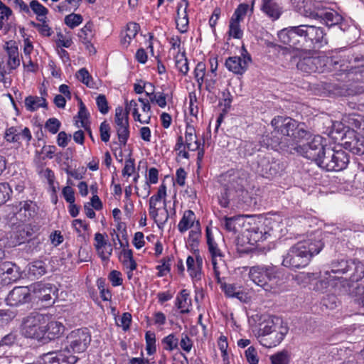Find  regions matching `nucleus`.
Instances as JSON below:
<instances>
[{
    "label": "nucleus",
    "mask_w": 364,
    "mask_h": 364,
    "mask_svg": "<svg viewBox=\"0 0 364 364\" xmlns=\"http://www.w3.org/2000/svg\"><path fill=\"white\" fill-rule=\"evenodd\" d=\"M76 77L87 87H94L92 77L86 68L80 69L76 73Z\"/></svg>",
    "instance_id": "46"
},
{
    "label": "nucleus",
    "mask_w": 364,
    "mask_h": 364,
    "mask_svg": "<svg viewBox=\"0 0 364 364\" xmlns=\"http://www.w3.org/2000/svg\"><path fill=\"white\" fill-rule=\"evenodd\" d=\"M37 230L38 228L32 224H27L19 227L18 231L16 232V242L18 244L24 243L26 241H28Z\"/></svg>",
    "instance_id": "28"
},
{
    "label": "nucleus",
    "mask_w": 364,
    "mask_h": 364,
    "mask_svg": "<svg viewBox=\"0 0 364 364\" xmlns=\"http://www.w3.org/2000/svg\"><path fill=\"white\" fill-rule=\"evenodd\" d=\"M348 272L346 274L352 282H357L364 277V264L358 259H350Z\"/></svg>",
    "instance_id": "25"
},
{
    "label": "nucleus",
    "mask_w": 364,
    "mask_h": 364,
    "mask_svg": "<svg viewBox=\"0 0 364 364\" xmlns=\"http://www.w3.org/2000/svg\"><path fill=\"white\" fill-rule=\"evenodd\" d=\"M5 139L9 142H17L20 139V132L16 127H9L6 130Z\"/></svg>",
    "instance_id": "57"
},
{
    "label": "nucleus",
    "mask_w": 364,
    "mask_h": 364,
    "mask_svg": "<svg viewBox=\"0 0 364 364\" xmlns=\"http://www.w3.org/2000/svg\"><path fill=\"white\" fill-rule=\"evenodd\" d=\"M312 137L309 131L306 129V125L304 123H297V127L295 128L294 132L291 133V138L289 142V146L287 147V151L290 153L291 146L296 144L305 143L304 141H308Z\"/></svg>",
    "instance_id": "19"
},
{
    "label": "nucleus",
    "mask_w": 364,
    "mask_h": 364,
    "mask_svg": "<svg viewBox=\"0 0 364 364\" xmlns=\"http://www.w3.org/2000/svg\"><path fill=\"white\" fill-rule=\"evenodd\" d=\"M274 323L276 325L274 337L276 338V342L280 343L288 333L289 328L280 317L274 316Z\"/></svg>",
    "instance_id": "35"
},
{
    "label": "nucleus",
    "mask_w": 364,
    "mask_h": 364,
    "mask_svg": "<svg viewBox=\"0 0 364 364\" xmlns=\"http://www.w3.org/2000/svg\"><path fill=\"white\" fill-rule=\"evenodd\" d=\"M139 29V25L136 23H129L127 26V30L125 31L126 37L128 38V41H131L132 39L135 38Z\"/></svg>",
    "instance_id": "61"
},
{
    "label": "nucleus",
    "mask_w": 364,
    "mask_h": 364,
    "mask_svg": "<svg viewBox=\"0 0 364 364\" xmlns=\"http://www.w3.org/2000/svg\"><path fill=\"white\" fill-rule=\"evenodd\" d=\"M80 109L77 114V117L80 119L81 127L85 129H87V119L90 116V113L88 112L85 104L80 101L79 103Z\"/></svg>",
    "instance_id": "50"
},
{
    "label": "nucleus",
    "mask_w": 364,
    "mask_h": 364,
    "mask_svg": "<svg viewBox=\"0 0 364 364\" xmlns=\"http://www.w3.org/2000/svg\"><path fill=\"white\" fill-rule=\"evenodd\" d=\"M245 269L249 270V277L255 284L266 291H276L279 281V272L276 267L259 264Z\"/></svg>",
    "instance_id": "4"
},
{
    "label": "nucleus",
    "mask_w": 364,
    "mask_h": 364,
    "mask_svg": "<svg viewBox=\"0 0 364 364\" xmlns=\"http://www.w3.org/2000/svg\"><path fill=\"white\" fill-rule=\"evenodd\" d=\"M162 198H159L156 195L152 196L149 203V213L150 217L156 223L159 228H162L168 219V213L166 208V199L164 200V210L159 212L157 207L158 203L161 201Z\"/></svg>",
    "instance_id": "13"
},
{
    "label": "nucleus",
    "mask_w": 364,
    "mask_h": 364,
    "mask_svg": "<svg viewBox=\"0 0 364 364\" xmlns=\"http://www.w3.org/2000/svg\"><path fill=\"white\" fill-rule=\"evenodd\" d=\"M110 127L106 121L102 122L100 126V137L102 141L107 142L110 138Z\"/></svg>",
    "instance_id": "63"
},
{
    "label": "nucleus",
    "mask_w": 364,
    "mask_h": 364,
    "mask_svg": "<svg viewBox=\"0 0 364 364\" xmlns=\"http://www.w3.org/2000/svg\"><path fill=\"white\" fill-rule=\"evenodd\" d=\"M320 18L325 22L327 26L341 24V29L344 30L341 24L343 21L342 16L333 9L325 11V14Z\"/></svg>",
    "instance_id": "31"
},
{
    "label": "nucleus",
    "mask_w": 364,
    "mask_h": 364,
    "mask_svg": "<svg viewBox=\"0 0 364 364\" xmlns=\"http://www.w3.org/2000/svg\"><path fill=\"white\" fill-rule=\"evenodd\" d=\"M220 288L227 297L236 298L240 301H245L247 299V294L236 284L222 283Z\"/></svg>",
    "instance_id": "24"
},
{
    "label": "nucleus",
    "mask_w": 364,
    "mask_h": 364,
    "mask_svg": "<svg viewBox=\"0 0 364 364\" xmlns=\"http://www.w3.org/2000/svg\"><path fill=\"white\" fill-rule=\"evenodd\" d=\"M30 8L37 15V18L38 21H43V19H46V16L48 11L37 0H33L31 1Z\"/></svg>",
    "instance_id": "41"
},
{
    "label": "nucleus",
    "mask_w": 364,
    "mask_h": 364,
    "mask_svg": "<svg viewBox=\"0 0 364 364\" xmlns=\"http://www.w3.org/2000/svg\"><path fill=\"white\" fill-rule=\"evenodd\" d=\"M176 306L181 310V314H187L190 311L191 299L187 289L181 290L180 294L177 295L176 299Z\"/></svg>",
    "instance_id": "29"
},
{
    "label": "nucleus",
    "mask_w": 364,
    "mask_h": 364,
    "mask_svg": "<svg viewBox=\"0 0 364 364\" xmlns=\"http://www.w3.org/2000/svg\"><path fill=\"white\" fill-rule=\"evenodd\" d=\"M351 259H338L331 263V272L334 274H346L348 272L349 262Z\"/></svg>",
    "instance_id": "34"
},
{
    "label": "nucleus",
    "mask_w": 364,
    "mask_h": 364,
    "mask_svg": "<svg viewBox=\"0 0 364 364\" xmlns=\"http://www.w3.org/2000/svg\"><path fill=\"white\" fill-rule=\"evenodd\" d=\"M241 56L242 58L232 56L226 59L225 65L229 71L237 75H242L246 71L252 58L244 46L242 47Z\"/></svg>",
    "instance_id": "12"
},
{
    "label": "nucleus",
    "mask_w": 364,
    "mask_h": 364,
    "mask_svg": "<svg viewBox=\"0 0 364 364\" xmlns=\"http://www.w3.org/2000/svg\"><path fill=\"white\" fill-rule=\"evenodd\" d=\"M208 251L212 257V264L213 267L214 274L218 282H220V265L224 264V254L218 247V244L208 247Z\"/></svg>",
    "instance_id": "22"
},
{
    "label": "nucleus",
    "mask_w": 364,
    "mask_h": 364,
    "mask_svg": "<svg viewBox=\"0 0 364 364\" xmlns=\"http://www.w3.org/2000/svg\"><path fill=\"white\" fill-rule=\"evenodd\" d=\"M188 7V0H181L178 2L177 6V18L176 22L178 31L182 33L187 31L188 26V17L187 14Z\"/></svg>",
    "instance_id": "21"
},
{
    "label": "nucleus",
    "mask_w": 364,
    "mask_h": 364,
    "mask_svg": "<svg viewBox=\"0 0 364 364\" xmlns=\"http://www.w3.org/2000/svg\"><path fill=\"white\" fill-rule=\"evenodd\" d=\"M205 70L206 67L204 63L199 62L197 63L194 70V76L199 89H201V87L203 84Z\"/></svg>",
    "instance_id": "45"
},
{
    "label": "nucleus",
    "mask_w": 364,
    "mask_h": 364,
    "mask_svg": "<svg viewBox=\"0 0 364 364\" xmlns=\"http://www.w3.org/2000/svg\"><path fill=\"white\" fill-rule=\"evenodd\" d=\"M348 163L349 157L345 151L328 147L318 166L327 171H340L345 169Z\"/></svg>",
    "instance_id": "8"
},
{
    "label": "nucleus",
    "mask_w": 364,
    "mask_h": 364,
    "mask_svg": "<svg viewBox=\"0 0 364 364\" xmlns=\"http://www.w3.org/2000/svg\"><path fill=\"white\" fill-rule=\"evenodd\" d=\"M146 350L147 354L151 355L156 351V335L152 331H147L145 333Z\"/></svg>",
    "instance_id": "44"
},
{
    "label": "nucleus",
    "mask_w": 364,
    "mask_h": 364,
    "mask_svg": "<svg viewBox=\"0 0 364 364\" xmlns=\"http://www.w3.org/2000/svg\"><path fill=\"white\" fill-rule=\"evenodd\" d=\"M303 28L307 48H311V46L320 48L327 44L326 33L323 28L307 24H303Z\"/></svg>",
    "instance_id": "11"
},
{
    "label": "nucleus",
    "mask_w": 364,
    "mask_h": 364,
    "mask_svg": "<svg viewBox=\"0 0 364 364\" xmlns=\"http://www.w3.org/2000/svg\"><path fill=\"white\" fill-rule=\"evenodd\" d=\"M176 66L178 70L183 75H186L189 70L188 63L187 58L185 57V53L178 55L176 57Z\"/></svg>",
    "instance_id": "48"
},
{
    "label": "nucleus",
    "mask_w": 364,
    "mask_h": 364,
    "mask_svg": "<svg viewBox=\"0 0 364 364\" xmlns=\"http://www.w3.org/2000/svg\"><path fill=\"white\" fill-rule=\"evenodd\" d=\"M187 271L192 278L200 279L201 268L203 265V258L198 254L196 255V259L192 256H188L186 259Z\"/></svg>",
    "instance_id": "23"
},
{
    "label": "nucleus",
    "mask_w": 364,
    "mask_h": 364,
    "mask_svg": "<svg viewBox=\"0 0 364 364\" xmlns=\"http://www.w3.org/2000/svg\"><path fill=\"white\" fill-rule=\"evenodd\" d=\"M25 106L27 110L33 112L39 107H46L47 102L43 97L28 96L25 99Z\"/></svg>",
    "instance_id": "32"
},
{
    "label": "nucleus",
    "mask_w": 364,
    "mask_h": 364,
    "mask_svg": "<svg viewBox=\"0 0 364 364\" xmlns=\"http://www.w3.org/2000/svg\"><path fill=\"white\" fill-rule=\"evenodd\" d=\"M37 209L36 204L31 200L20 202L19 209L16 213V218L21 222H27L36 216Z\"/></svg>",
    "instance_id": "18"
},
{
    "label": "nucleus",
    "mask_w": 364,
    "mask_h": 364,
    "mask_svg": "<svg viewBox=\"0 0 364 364\" xmlns=\"http://www.w3.org/2000/svg\"><path fill=\"white\" fill-rule=\"evenodd\" d=\"M323 246L319 237H310L299 241L283 256L282 265L294 270L304 268L309 264L312 257L321 251Z\"/></svg>",
    "instance_id": "1"
},
{
    "label": "nucleus",
    "mask_w": 364,
    "mask_h": 364,
    "mask_svg": "<svg viewBox=\"0 0 364 364\" xmlns=\"http://www.w3.org/2000/svg\"><path fill=\"white\" fill-rule=\"evenodd\" d=\"M186 140L183 141V139L181 136H179L177 139V142L175 146V150L179 151V155L181 156L184 159L189 158V154L187 151H186Z\"/></svg>",
    "instance_id": "59"
},
{
    "label": "nucleus",
    "mask_w": 364,
    "mask_h": 364,
    "mask_svg": "<svg viewBox=\"0 0 364 364\" xmlns=\"http://www.w3.org/2000/svg\"><path fill=\"white\" fill-rule=\"evenodd\" d=\"M240 22L230 18L229 23L228 35L235 39H241L243 36V31L241 28Z\"/></svg>",
    "instance_id": "39"
},
{
    "label": "nucleus",
    "mask_w": 364,
    "mask_h": 364,
    "mask_svg": "<svg viewBox=\"0 0 364 364\" xmlns=\"http://www.w3.org/2000/svg\"><path fill=\"white\" fill-rule=\"evenodd\" d=\"M0 271L10 276L9 280L15 281L19 277L18 269L11 262H6L0 264Z\"/></svg>",
    "instance_id": "36"
},
{
    "label": "nucleus",
    "mask_w": 364,
    "mask_h": 364,
    "mask_svg": "<svg viewBox=\"0 0 364 364\" xmlns=\"http://www.w3.org/2000/svg\"><path fill=\"white\" fill-rule=\"evenodd\" d=\"M325 142L326 139L323 137L315 135L306 143L293 144L290 153H297L319 166L328 148Z\"/></svg>",
    "instance_id": "5"
},
{
    "label": "nucleus",
    "mask_w": 364,
    "mask_h": 364,
    "mask_svg": "<svg viewBox=\"0 0 364 364\" xmlns=\"http://www.w3.org/2000/svg\"><path fill=\"white\" fill-rule=\"evenodd\" d=\"M251 166L253 171L266 178L276 176L281 170L279 162L269 152H259Z\"/></svg>",
    "instance_id": "7"
},
{
    "label": "nucleus",
    "mask_w": 364,
    "mask_h": 364,
    "mask_svg": "<svg viewBox=\"0 0 364 364\" xmlns=\"http://www.w3.org/2000/svg\"><path fill=\"white\" fill-rule=\"evenodd\" d=\"M29 272L36 277L43 276L46 272V264L42 261H35L29 266Z\"/></svg>",
    "instance_id": "43"
},
{
    "label": "nucleus",
    "mask_w": 364,
    "mask_h": 364,
    "mask_svg": "<svg viewBox=\"0 0 364 364\" xmlns=\"http://www.w3.org/2000/svg\"><path fill=\"white\" fill-rule=\"evenodd\" d=\"M317 273L312 274V276H315V278H319L314 285V290L320 292H325L328 290L330 287H334L336 284V282L340 279L339 277L332 276L331 272L328 271L325 272L323 274L320 273L319 277L317 276Z\"/></svg>",
    "instance_id": "20"
},
{
    "label": "nucleus",
    "mask_w": 364,
    "mask_h": 364,
    "mask_svg": "<svg viewBox=\"0 0 364 364\" xmlns=\"http://www.w3.org/2000/svg\"><path fill=\"white\" fill-rule=\"evenodd\" d=\"M12 190L7 183H0V205L6 203L10 198Z\"/></svg>",
    "instance_id": "52"
},
{
    "label": "nucleus",
    "mask_w": 364,
    "mask_h": 364,
    "mask_svg": "<svg viewBox=\"0 0 364 364\" xmlns=\"http://www.w3.org/2000/svg\"><path fill=\"white\" fill-rule=\"evenodd\" d=\"M196 217L193 211L191 210H186L178 223V229L181 232H184L193 225Z\"/></svg>",
    "instance_id": "33"
},
{
    "label": "nucleus",
    "mask_w": 364,
    "mask_h": 364,
    "mask_svg": "<svg viewBox=\"0 0 364 364\" xmlns=\"http://www.w3.org/2000/svg\"><path fill=\"white\" fill-rule=\"evenodd\" d=\"M95 247L97 252V254L99 255L100 253V251H102L103 249H106L107 247V240L105 238V236L100 233L97 232L95 235Z\"/></svg>",
    "instance_id": "56"
},
{
    "label": "nucleus",
    "mask_w": 364,
    "mask_h": 364,
    "mask_svg": "<svg viewBox=\"0 0 364 364\" xmlns=\"http://www.w3.org/2000/svg\"><path fill=\"white\" fill-rule=\"evenodd\" d=\"M91 342V334L87 328L72 331L60 350L53 351L59 364H75L79 358L75 355L85 352Z\"/></svg>",
    "instance_id": "2"
},
{
    "label": "nucleus",
    "mask_w": 364,
    "mask_h": 364,
    "mask_svg": "<svg viewBox=\"0 0 364 364\" xmlns=\"http://www.w3.org/2000/svg\"><path fill=\"white\" fill-rule=\"evenodd\" d=\"M267 235H269L263 225L260 227H252L248 230L247 237L250 243L254 244L260 241H263L267 238Z\"/></svg>",
    "instance_id": "30"
},
{
    "label": "nucleus",
    "mask_w": 364,
    "mask_h": 364,
    "mask_svg": "<svg viewBox=\"0 0 364 364\" xmlns=\"http://www.w3.org/2000/svg\"><path fill=\"white\" fill-rule=\"evenodd\" d=\"M30 296L29 289L26 287H16L9 294L6 303L11 306H16L27 302Z\"/></svg>",
    "instance_id": "17"
},
{
    "label": "nucleus",
    "mask_w": 364,
    "mask_h": 364,
    "mask_svg": "<svg viewBox=\"0 0 364 364\" xmlns=\"http://www.w3.org/2000/svg\"><path fill=\"white\" fill-rule=\"evenodd\" d=\"M114 124L119 143L125 146L129 137V124L127 112H124L122 107L119 106L115 109Z\"/></svg>",
    "instance_id": "10"
},
{
    "label": "nucleus",
    "mask_w": 364,
    "mask_h": 364,
    "mask_svg": "<svg viewBox=\"0 0 364 364\" xmlns=\"http://www.w3.org/2000/svg\"><path fill=\"white\" fill-rule=\"evenodd\" d=\"M185 140L186 149L191 151H195L200 148V143L197 139L196 129L194 127L190 124H187L185 132Z\"/></svg>",
    "instance_id": "26"
},
{
    "label": "nucleus",
    "mask_w": 364,
    "mask_h": 364,
    "mask_svg": "<svg viewBox=\"0 0 364 364\" xmlns=\"http://www.w3.org/2000/svg\"><path fill=\"white\" fill-rule=\"evenodd\" d=\"M50 319L48 314L32 312L23 321L22 334L29 338L42 340L46 335V324Z\"/></svg>",
    "instance_id": "6"
},
{
    "label": "nucleus",
    "mask_w": 364,
    "mask_h": 364,
    "mask_svg": "<svg viewBox=\"0 0 364 364\" xmlns=\"http://www.w3.org/2000/svg\"><path fill=\"white\" fill-rule=\"evenodd\" d=\"M27 364H59L53 352H48L42 355L38 360Z\"/></svg>",
    "instance_id": "49"
},
{
    "label": "nucleus",
    "mask_w": 364,
    "mask_h": 364,
    "mask_svg": "<svg viewBox=\"0 0 364 364\" xmlns=\"http://www.w3.org/2000/svg\"><path fill=\"white\" fill-rule=\"evenodd\" d=\"M245 356L250 364H258L259 359L257 358V350L252 346L249 347L245 350Z\"/></svg>",
    "instance_id": "64"
},
{
    "label": "nucleus",
    "mask_w": 364,
    "mask_h": 364,
    "mask_svg": "<svg viewBox=\"0 0 364 364\" xmlns=\"http://www.w3.org/2000/svg\"><path fill=\"white\" fill-rule=\"evenodd\" d=\"M274 316L269 317L264 323L261 324L259 330V335L274 336L275 333Z\"/></svg>",
    "instance_id": "38"
},
{
    "label": "nucleus",
    "mask_w": 364,
    "mask_h": 364,
    "mask_svg": "<svg viewBox=\"0 0 364 364\" xmlns=\"http://www.w3.org/2000/svg\"><path fill=\"white\" fill-rule=\"evenodd\" d=\"M8 61L7 65L10 69H16L20 65L18 51L17 47L11 46L7 48Z\"/></svg>",
    "instance_id": "37"
},
{
    "label": "nucleus",
    "mask_w": 364,
    "mask_h": 364,
    "mask_svg": "<svg viewBox=\"0 0 364 364\" xmlns=\"http://www.w3.org/2000/svg\"><path fill=\"white\" fill-rule=\"evenodd\" d=\"M60 126V122L57 118L53 117L49 118L46 121L45 124V129L50 133L55 134L59 131Z\"/></svg>",
    "instance_id": "53"
},
{
    "label": "nucleus",
    "mask_w": 364,
    "mask_h": 364,
    "mask_svg": "<svg viewBox=\"0 0 364 364\" xmlns=\"http://www.w3.org/2000/svg\"><path fill=\"white\" fill-rule=\"evenodd\" d=\"M164 348L168 351H172L178 348V339L173 333L164 337L162 340Z\"/></svg>",
    "instance_id": "47"
},
{
    "label": "nucleus",
    "mask_w": 364,
    "mask_h": 364,
    "mask_svg": "<svg viewBox=\"0 0 364 364\" xmlns=\"http://www.w3.org/2000/svg\"><path fill=\"white\" fill-rule=\"evenodd\" d=\"M343 146L354 154L364 155V138L354 130H348L343 137Z\"/></svg>",
    "instance_id": "14"
},
{
    "label": "nucleus",
    "mask_w": 364,
    "mask_h": 364,
    "mask_svg": "<svg viewBox=\"0 0 364 364\" xmlns=\"http://www.w3.org/2000/svg\"><path fill=\"white\" fill-rule=\"evenodd\" d=\"M135 171L134 159L129 158L125 160L124 167L122 169L124 176H131Z\"/></svg>",
    "instance_id": "60"
},
{
    "label": "nucleus",
    "mask_w": 364,
    "mask_h": 364,
    "mask_svg": "<svg viewBox=\"0 0 364 364\" xmlns=\"http://www.w3.org/2000/svg\"><path fill=\"white\" fill-rule=\"evenodd\" d=\"M324 65L323 60L317 56H306L297 63V68L306 73H321Z\"/></svg>",
    "instance_id": "16"
},
{
    "label": "nucleus",
    "mask_w": 364,
    "mask_h": 364,
    "mask_svg": "<svg viewBox=\"0 0 364 364\" xmlns=\"http://www.w3.org/2000/svg\"><path fill=\"white\" fill-rule=\"evenodd\" d=\"M124 112H127L128 117L129 112H132L134 120H139L140 114L138 112V104L136 100L126 101V107L125 109H124Z\"/></svg>",
    "instance_id": "54"
},
{
    "label": "nucleus",
    "mask_w": 364,
    "mask_h": 364,
    "mask_svg": "<svg viewBox=\"0 0 364 364\" xmlns=\"http://www.w3.org/2000/svg\"><path fill=\"white\" fill-rule=\"evenodd\" d=\"M260 11L272 21H277L284 13V8L278 0H261Z\"/></svg>",
    "instance_id": "15"
},
{
    "label": "nucleus",
    "mask_w": 364,
    "mask_h": 364,
    "mask_svg": "<svg viewBox=\"0 0 364 364\" xmlns=\"http://www.w3.org/2000/svg\"><path fill=\"white\" fill-rule=\"evenodd\" d=\"M96 104H97L99 111L102 114H105L109 112L108 102H107L105 95H99L96 97Z\"/></svg>",
    "instance_id": "58"
},
{
    "label": "nucleus",
    "mask_w": 364,
    "mask_h": 364,
    "mask_svg": "<svg viewBox=\"0 0 364 364\" xmlns=\"http://www.w3.org/2000/svg\"><path fill=\"white\" fill-rule=\"evenodd\" d=\"M278 37L284 44L289 45L296 50L307 48L303 24L281 30L278 33Z\"/></svg>",
    "instance_id": "9"
},
{
    "label": "nucleus",
    "mask_w": 364,
    "mask_h": 364,
    "mask_svg": "<svg viewBox=\"0 0 364 364\" xmlns=\"http://www.w3.org/2000/svg\"><path fill=\"white\" fill-rule=\"evenodd\" d=\"M82 21V17L80 14H69L65 16V23L71 28H73L80 25Z\"/></svg>",
    "instance_id": "55"
},
{
    "label": "nucleus",
    "mask_w": 364,
    "mask_h": 364,
    "mask_svg": "<svg viewBox=\"0 0 364 364\" xmlns=\"http://www.w3.org/2000/svg\"><path fill=\"white\" fill-rule=\"evenodd\" d=\"M249 9V5L247 4H240L235 10L231 18L242 21Z\"/></svg>",
    "instance_id": "51"
},
{
    "label": "nucleus",
    "mask_w": 364,
    "mask_h": 364,
    "mask_svg": "<svg viewBox=\"0 0 364 364\" xmlns=\"http://www.w3.org/2000/svg\"><path fill=\"white\" fill-rule=\"evenodd\" d=\"M237 149L239 154L245 157L252 156L255 153L257 145L252 141H244L240 142Z\"/></svg>",
    "instance_id": "40"
},
{
    "label": "nucleus",
    "mask_w": 364,
    "mask_h": 364,
    "mask_svg": "<svg viewBox=\"0 0 364 364\" xmlns=\"http://www.w3.org/2000/svg\"><path fill=\"white\" fill-rule=\"evenodd\" d=\"M272 364H289L290 355L287 350L277 352L269 357Z\"/></svg>",
    "instance_id": "42"
},
{
    "label": "nucleus",
    "mask_w": 364,
    "mask_h": 364,
    "mask_svg": "<svg viewBox=\"0 0 364 364\" xmlns=\"http://www.w3.org/2000/svg\"><path fill=\"white\" fill-rule=\"evenodd\" d=\"M132 322V315L128 313H124L117 321V325L121 326L124 331H127L129 328Z\"/></svg>",
    "instance_id": "62"
},
{
    "label": "nucleus",
    "mask_w": 364,
    "mask_h": 364,
    "mask_svg": "<svg viewBox=\"0 0 364 364\" xmlns=\"http://www.w3.org/2000/svg\"><path fill=\"white\" fill-rule=\"evenodd\" d=\"M298 122L289 117L278 116L272 120L274 131L270 136H267V145L274 149L285 151L289 146L291 133L297 127Z\"/></svg>",
    "instance_id": "3"
},
{
    "label": "nucleus",
    "mask_w": 364,
    "mask_h": 364,
    "mask_svg": "<svg viewBox=\"0 0 364 364\" xmlns=\"http://www.w3.org/2000/svg\"><path fill=\"white\" fill-rule=\"evenodd\" d=\"M65 331L64 325L58 321H48L46 324V334L49 340L60 337Z\"/></svg>",
    "instance_id": "27"
}]
</instances>
